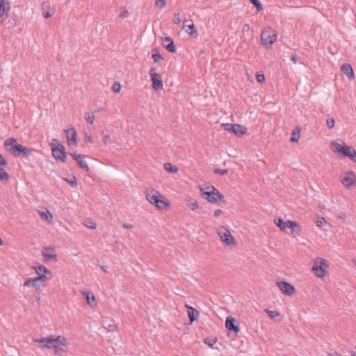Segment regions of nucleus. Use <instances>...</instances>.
I'll return each mask as SVG.
<instances>
[{
	"instance_id": "1",
	"label": "nucleus",
	"mask_w": 356,
	"mask_h": 356,
	"mask_svg": "<svg viewBox=\"0 0 356 356\" xmlns=\"http://www.w3.org/2000/svg\"><path fill=\"white\" fill-rule=\"evenodd\" d=\"M3 147L8 152L15 157L22 156L28 158L32 154V150L19 144L14 138H8L3 142Z\"/></svg>"
},
{
	"instance_id": "2",
	"label": "nucleus",
	"mask_w": 356,
	"mask_h": 356,
	"mask_svg": "<svg viewBox=\"0 0 356 356\" xmlns=\"http://www.w3.org/2000/svg\"><path fill=\"white\" fill-rule=\"evenodd\" d=\"M52 156L57 160L62 162H65L67 159V152H65V147L58 143L57 139L54 138L50 144Z\"/></svg>"
},
{
	"instance_id": "3",
	"label": "nucleus",
	"mask_w": 356,
	"mask_h": 356,
	"mask_svg": "<svg viewBox=\"0 0 356 356\" xmlns=\"http://www.w3.org/2000/svg\"><path fill=\"white\" fill-rule=\"evenodd\" d=\"M207 191L200 188L201 195L210 203H216L218 200L224 198V195L221 194L214 186L207 188Z\"/></svg>"
},
{
	"instance_id": "4",
	"label": "nucleus",
	"mask_w": 356,
	"mask_h": 356,
	"mask_svg": "<svg viewBox=\"0 0 356 356\" xmlns=\"http://www.w3.org/2000/svg\"><path fill=\"white\" fill-rule=\"evenodd\" d=\"M332 147L334 151L341 153L343 157H347L356 163V151L353 147H349L346 145H342L337 143H332Z\"/></svg>"
},
{
	"instance_id": "5",
	"label": "nucleus",
	"mask_w": 356,
	"mask_h": 356,
	"mask_svg": "<svg viewBox=\"0 0 356 356\" xmlns=\"http://www.w3.org/2000/svg\"><path fill=\"white\" fill-rule=\"evenodd\" d=\"M277 37V32L271 28L265 29L261 35V41L264 47H270Z\"/></svg>"
},
{
	"instance_id": "6",
	"label": "nucleus",
	"mask_w": 356,
	"mask_h": 356,
	"mask_svg": "<svg viewBox=\"0 0 356 356\" xmlns=\"http://www.w3.org/2000/svg\"><path fill=\"white\" fill-rule=\"evenodd\" d=\"M327 261L322 258H316L314 261V265L312 270L318 277L323 278L325 276V268H328Z\"/></svg>"
},
{
	"instance_id": "7",
	"label": "nucleus",
	"mask_w": 356,
	"mask_h": 356,
	"mask_svg": "<svg viewBox=\"0 0 356 356\" xmlns=\"http://www.w3.org/2000/svg\"><path fill=\"white\" fill-rule=\"evenodd\" d=\"M217 234L220 240L227 245H235L236 241L234 236L231 234L229 229L224 226H220L218 230Z\"/></svg>"
},
{
	"instance_id": "8",
	"label": "nucleus",
	"mask_w": 356,
	"mask_h": 356,
	"mask_svg": "<svg viewBox=\"0 0 356 356\" xmlns=\"http://www.w3.org/2000/svg\"><path fill=\"white\" fill-rule=\"evenodd\" d=\"M47 286L46 277L44 275L38 276L35 278H29L24 283V286H33L37 290Z\"/></svg>"
},
{
	"instance_id": "9",
	"label": "nucleus",
	"mask_w": 356,
	"mask_h": 356,
	"mask_svg": "<svg viewBox=\"0 0 356 356\" xmlns=\"http://www.w3.org/2000/svg\"><path fill=\"white\" fill-rule=\"evenodd\" d=\"M222 127L225 131L234 133L236 136L241 137L247 131V128L238 124H222Z\"/></svg>"
},
{
	"instance_id": "10",
	"label": "nucleus",
	"mask_w": 356,
	"mask_h": 356,
	"mask_svg": "<svg viewBox=\"0 0 356 356\" xmlns=\"http://www.w3.org/2000/svg\"><path fill=\"white\" fill-rule=\"evenodd\" d=\"M145 193L147 200L154 206H158L159 199L163 197V195L158 191L152 188H147Z\"/></svg>"
},
{
	"instance_id": "11",
	"label": "nucleus",
	"mask_w": 356,
	"mask_h": 356,
	"mask_svg": "<svg viewBox=\"0 0 356 356\" xmlns=\"http://www.w3.org/2000/svg\"><path fill=\"white\" fill-rule=\"evenodd\" d=\"M341 182L347 188L356 184V176L353 171H348L341 175Z\"/></svg>"
},
{
	"instance_id": "12",
	"label": "nucleus",
	"mask_w": 356,
	"mask_h": 356,
	"mask_svg": "<svg viewBox=\"0 0 356 356\" xmlns=\"http://www.w3.org/2000/svg\"><path fill=\"white\" fill-rule=\"evenodd\" d=\"M149 76L152 81V88L155 90H162L163 81L161 79L160 75L155 72V69L152 68L149 70Z\"/></svg>"
},
{
	"instance_id": "13",
	"label": "nucleus",
	"mask_w": 356,
	"mask_h": 356,
	"mask_svg": "<svg viewBox=\"0 0 356 356\" xmlns=\"http://www.w3.org/2000/svg\"><path fill=\"white\" fill-rule=\"evenodd\" d=\"M277 285L280 291L286 296H291L296 293V288L290 283L284 281L277 282Z\"/></svg>"
},
{
	"instance_id": "14",
	"label": "nucleus",
	"mask_w": 356,
	"mask_h": 356,
	"mask_svg": "<svg viewBox=\"0 0 356 356\" xmlns=\"http://www.w3.org/2000/svg\"><path fill=\"white\" fill-rule=\"evenodd\" d=\"M70 154L72 156L73 159L74 161H76L78 166L80 168L85 170L88 172H90V169L89 166L88 165V164L86 163V162L84 161V159L86 157L85 155L76 154V152L70 153Z\"/></svg>"
},
{
	"instance_id": "15",
	"label": "nucleus",
	"mask_w": 356,
	"mask_h": 356,
	"mask_svg": "<svg viewBox=\"0 0 356 356\" xmlns=\"http://www.w3.org/2000/svg\"><path fill=\"white\" fill-rule=\"evenodd\" d=\"M35 341L38 343L42 348H54V347L56 346L54 341V336L53 335H50L45 338L35 339Z\"/></svg>"
},
{
	"instance_id": "16",
	"label": "nucleus",
	"mask_w": 356,
	"mask_h": 356,
	"mask_svg": "<svg viewBox=\"0 0 356 356\" xmlns=\"http://www.w3.org/2000/svg\"><path fill=\"white\" fill-rule=\"evenodd\" d=\"M236 321L232 316H228L225 321V327L229 332H234L235 334H238L240 331L239 326L236 324Z\"/></svg>"
},
{
	"instance_id": "17",
	"label": "nucleus",
	"mask_w": 356,
	"mask_h": 356,
	"mask_svg": "<svg viewBox=\"0 0 356 356\" xmlns=\"http://www.w3.org/2000/svg\"><path fill=\"white\" fill-rule=\"evenodd\" d=\"M67 143L68 145H77V135L74 128H70L65 130Z\"/></svg>"
},
{
	"instance_id": "18",
	"label": "nucleus",
	"mask_w": 356,
	"mask_h": 356,
	"mask_svg": "<svg viewBox=\"0 0 356 356\" xmlns=\"http://www.w3.org/2000/svg\"><path fill=\"white\" fill-rule=\"evenodd\" d=\"M42 255L44 258V261L45 262H48L50 260H54V261H57V255L55 253L54 248H46L45 250L42 252Z\"/></svg>"
},
{
	"instance_id": "19",
	"label": "nucleus",
	"mask_w": 356,
	"mask_h": 356,
	"mask_svg": "<svg viewBox=\"0 0 356 356\" xmlns=\"http://www.w3.org/2000/svg\"><path fill=\"white\" fill-rule=\"evenodd\" d=\"M36 273L38 276L44 275L46 277V280H51L53 277V274L51 270L47 268L44 266L39 265L38 266L33 267Z\"/></svg>"
},
{
	"instance_id": "20",
	"label": "nucleus",
	"mask_w": 356,
	"mask_h": 356,
	"mask_svg": "<svg viewBox=\"0 0 356 356\" xmlns=\"http://www.w3.org/2000/svg\"><path fill=\"white\" fill-rule=\"evenodd\" d=\"M81 293L84 296L88 305L92 309L97 307V302L94 294L88 291H82Z\"/></svg>"
},
{
	"instance_id": "21",
	"label": "nucleus",
	"mask_w": 356,
	"mask_h": 356,
	"mask_svg": "<svg viewBox=\"0 0 356 356\" xmlns=\"http://www.w3.org/2000/svg\"><path fill=\"white\" fill-rule=\"evenodd\" d=\"M163 45L170 53H175L177 51L173 40L170 37L162 39Z\"/></svg>"
},
{
	"instance_id": "22",
	"label": "nucleus",
	"mask_w": 356,
	"mask_h": 356,
	"mask_svg": "<svg viewBox=\"0 0 356 356\" xmlns=\"http://www.w3.org/2000/svg\"><path fill=\"white\" fill-rule=\"evenodd\" d=\"M186 307L188 309V315L190 323H192L198 318L200 314L199 311L188 305H186Z\"/></svg>"
},
{
	"instance_id": "23",
	"label": "nucleus",
	"mask_w": 356,
	"mask_h": 356,
	"mask_svg": "<svg viewBox=\"0 0 356 356\" xmlns=\"http://www.w3.org/2000/svg\"><path fill=\"white\" fill-rule=\"evenodd\" d=\"M341 70L345 74L350 80L355 79V74L352 66L348 63L341 65Z\"/></svg>"
},
{
	"instance_id": "24",
	"label": "nucleus",
	"mask_w": 356,
	"mask_h": 356,
	"mask_svg": "<svg viewBox=\"0 0 356 356\" xmlns=\"http://www.w3.org/2000/svg\"><path fill=\"white\" fill-rule=\"evenodd\" d=\"M289 227L291 229V233L295 235H299L302 231L301 226L296 221L288 220Z\"/></svg>"
},
{
	"instance_id": "25",
	"label": "nucleus",
	"mask_w": 356,
	"mask_h": 356,
	"mask_svg": "<svg viewBox=\"0 0 356 356\" xmlns=\"http://www.w3.org/2000/svg\"><path fill=\"white\" fill-rule=\"evenodd\" d=\"M157 205L155 207L160 210L168 209L170 206L169 201L164 196L159 199Z\"/></svg>"
},
{
	"instance_id": "26",
	"label": "nucleus",
	"mask_w": 356,
	"mask_h": 356,
	"mask_svg": "<svg viewBox=\"0 0 356 356\" xmlns=\"http://www.w3.org/2000/svg\"><path fill=\"white\" fill-rule=\"evenodd\" d=\"M190 22H191V24H187L186 23L188 22L187 20H185L184 22V27H188V29L191 30V31L188 32V33L191 35V36H197V30L193 23V21L191 19H190Z\"/></svg>"
},
{
	"instance_id": "27",
	"label": "nucleus",
	"mask_w": 356,
	"mask_h": 356,
	"mask_svg": "<svg viewBox=\"0 0 356 356\" xmlns=\"http://www.w3.org/2000/svg\"><path fill=\"white\" fill-rule=\"evenodd\" d=\"M274 222L280 229L281 231H284L286 226L289 227L288 220L284 222L281 218L275 219Z\"/></svg>"
},
{
	"instance_id": "28",
	"label": "nucleus",
	"mask_w": 356,
	"mask_h": 356,
	"mask_svg": "<svg viewBox=\"0 0 356 356\" xmlns=\"http://www.w3.org/2000/svg\"><path fill=\"white\" fill-rule=\"evenodd\" d=\"M163 168H164L165 170H166L168 172H170V173H176L179 170V169L177 166L172 165L170 163H164Z\"/></svg>"
},
{
	"instance_id": "29",
	"label": "nucleus",
	"mask_w": 356,
	"mask_h": 356,
	"mask_svg": "<svg viewBox=\"0 0 356 356\" xmlns=\"http://www.w3.org/2000/svg\"><path fill=\"white\" fill-rule=\"evenodd\" d=\"M40 215L42 219L45 220L49 222H51L53 220V216L48 210L41 212Z\"/></svg>"
},
{
	"instance_id": "30",
	"label": "nucleus",
	"mask_w": 356,
	"mask_h": 356,
	"mask_svg": "<svg viewBox=\"0 0 356 356\" xmlns=\"http://www.w3.org/2000/svg\"><path fill=\"white\" fill-rule=\"evenodd\" d=\"M186 204L193 211H194L198 208V204H197V201L192 198H189V199L186 200Z\"/></svg>"
},
{
	"instance_id": "31",
	"label": "nucleus",
	"mask_w": 356,
	"mask_h": 356,
	"mask_svg": "<svg viewBox=\"0 0 356 356\" xmlns=\"http://www.w3.org/2000/svg\"><path fill=\"white\" fill-rule=\"evenodd\" d=\"M54 341L55 343H58L62 346H67L68 344L66 338L63 336L54 337Z\"/></svg>"
},
{
	"instance_id": "32",
	"label": "nucleus",
	"mask_w": 356,
	"mask_h": 356,
	"mask_svg": "<svg viewBox=\"0 0 356 356\" xmlns=\"http://www.w3.org/2000/svg\"><path fill=\"white\" fill-rule=\"evenodd\" d=\"M299 132H300V130L298 129H296L293 131V133L291 134V137L290 139L291 143H296L298 141L299 138H300Z\"/></svg>"
},
{
	"instance_id": "33",
	"label": "nucleus",
	"mask_w": 356,
	"mask_h": 356,
	"mask_svg": "<svg viewBox=\"0 0 356 356\" xmlns=\"http://www.w3.org/2000/svg\"><path fill=\"white\" fill-rule=\"evenodd\" d=\"M7 5H9V2H5L4 0H0V17L5 15Z\"/></svg>"
},
{
	"instance_id": "34",
	"label": "nucleus",
	"mask_w": 356,
	"mask_h": 356,
	"mask_svg": "<svg viewBox=\"0 0 356 356\" xmlns=\"http://www.w3.org/2000/svg\"><path fill=\"white\" fill-rule=\"evenodd\" d=\"M10 175L6 172L3 168H0V181L6 180L10 179Z\"/></svg>"
},
{
	"instance_id": "35",
	"label": "nucleus",
	"mask_w": 356,
	"mask_h": 356,
	"mask_svg": "<svg viewBox=\"0 0 356 356\" xmlns=\"http://www.w3.org/2000/svg\"><path fill=\"white\" fill-rule=\"evenodd\" d=\"M63 179L64 181L67 182L72 187L74 188L77 186L78 183L76 178L75 177H72L71 179L64 178Z\"/></svg>"
},
{
	"instance_id": "36",
	"label": "nucleus",
	"mask_w": 356,
	"mask_h": 356,
	"mask_svg": "<svg viewBox=\"0 0 356 356\" xmlns=\"http://www.w3.org/2000/svg\"><path fill=\"white\" fill-rule=\"evenodd\" d=\"M264 312L269 316V317L272 319L275 317H278L280 316V314L277 311H270L268 309H265Z\"/></svg>"
},
{
	"instance_id": "37",
	"label": "nucleus",
	"mask_w": 356,
	"mask_h": 356,
	"mask_svg": "<svg viewBox=\"0 0 356 356\" xmlns=\"http://www.w3.org/2000/svg\"><path fill=\"white\" fill-rule=\"evenodd\" d=\"M250 1L256 8L257 11H261L263 10L262 4L259 0H250Z\"/></svg>"
},
{
	"instance_id": "38",
	"label": "nucleus",
	"mask_w": 356,
	"mask_h": 356,
	"mask_svg": "<svg viewBox=\"0 0 356 356\" xmlns=\"http://www.w3.org/2000/svg\"><path fill=\"white\" fill-rule=\"evenodd\" d=\"M85 119L90 124H92L95 120V116L92 114L87 112L85 113Z\"/></svg>"
},
{
	"instance_id": "39",
	"label": "nucleus",
	"mask_w": 356,
	"mask_h": 356,
	"mask_svg": "<svg viewBox=\"0 0 356 356\" xmlns=\"http://www.w3.org/2000/svg\"><path fill=\"white\" fill-rule=\"evenodd\" d=\"M152 57L154 63H159L160 60H163V58L159 52L153 54Z\"/></svg>"
},
{
	"instance_id": "40",
	"label": "nucleus",
	"mask_w": 356,
	"mask_h": 356,
	"mask_svg": "<svg viewBox=\"0 0 356 356\" xmlns=\"http://www.w3.org/2000/svg\"><path fill=\"white\" fill-rule=\"evenodd\" d=\"M216 341H217V338H214L212 339H211L209 338H206L204 339V343L208 344L211 347H212L213 346V344L216 343Z\"/></svg>"
},
{
	"instance_id": "41",
	"label": "nucleus",
	"mask_w": 356,
	"mask_h": 356,
	"mask_svg": "<svg viewBox=\"0 0 356 356\" xmlns=\"http://www.w3.org/2000/svg\"><path fill=\"white\" fill-rule=\"evenodd\" d=\"M54 349L55 354L59 355L60 356H62L63 354L65 353V351L62 348L58 347L56 344L54 347Z\"/></svg>"
},
{
	"instance_id": "42",
	"label": "nucleus",
	"mask_w": 356,
	"mask_h": 356,
	"mask_svg": "<svg viewBox=\"0 0 356 356\" xmlns=\"http://www.w3.org/2000/svg\"><path fill=\"white\" fill-rule=\"evenodd\" d=\"M112 90L115 92H120L121 90V85L119 82H115L112 86Z\"/></svg>"
},
{
	"instance_id": "43",
	"label": "nucleus",
	"mask_w": 356,
	"mask_h": 356,
	"mask_svg": "<svg viewBox=\"0 0 356 356\" xmlns=\"http://www.w3.org/2000/svg\"><path fill=\"white\" fill-rule=\"evenodd\" d=\"M325 223L326 220L323 217H318V219L316 221V224L318 227H322Z\"/></svg>"
},
{
	"instance_id": "44",
	"label": "nucleus",
	"mask_w": 356,
	"mask_h": 356,
	"mask_svg": "<svg viewBox=\"0 0 356 356\" xmlns=\"http://www.w3.org/2000/svg\"><path fill=\"white\" fill-rule=\"evenodd\" d=\"M229 170L227 169H219V168H216L214 170V173L216 174H218V175H225L228 173Z\"/></svg>"
},
{
	"instance_id": "45",
	"label": "nucleus",
	"mask_w": 356,
	"mask_h": 356,
	"mask_svg": "<svg viewBox=\"0 0 356 356\" xmlns=\"http://www.w3.org/2000/svg\"><path fill=\"white\" fill-rule=\"evenodd\" d=\"M334 119L333 118H330L327 120V126L329 129H332L334 127Z\"/></svg>"
},
{
	"instance_id": "46",
	"label": "nucleus",
	"mask_w": 356,
	"mask_h": 356,
	"mask_svg": "<svg viewBox=\"0 0 356 356\" xmlns=\"http://www.w3.org/2000/svg\"><path fill=\"white\" fill-rule=\"evenodd\" d=\"M256 79L259 83H264L265 81V76L263 74L257 73L256 74Z\"/></svg>"
},
{
	"instance_id": "47",
	"label": "nucleus",
	"mask_w": 356,
	"mask_h": 356,
	"mask_svg": "<svg viewBox=\"0 0 356 356\" xmlns=\"http://www.w3.org/2000/svg\"><path fill=\"white\" fill-rule=\"evenodd\" d=\"M85 225L86 227H88V228L92 229H95L96 227H97L96 223L95 222H93V221H91V220H90V221L87 220L86 223L85 224Z\"/></svg>"
},
{
	"instance_id": "48",
	"label": "nucleus",
	"mask_w": 356,
	"mask_h": 356,
	"mask_svg": "<svg viewBox=\"0 0 356 356\" xmlns=\"http://www.w3.org/2000/svg\"><path fill=\"white\" fill-rule=\"evenodd\" d=\"M166 3V0H155V5L159 6L161 8L165 7Z\"/></svg>"
},
{
	"instance_id": "49",
	"label": "nucleus",
	"mask_w": 356,
	"mask_h": 356,
	"mask_svg": "<svg viewBox=\"0 0 356 356\" xmlns=\"http://www.w3.org/2000/svg\"><path fill=\"white\" fill-rule=\"evenodd\" d=\"M8 165V161L6 159L0 154V166L6 167Z\"/></svg>"
},
{
	"instance_id": "50",
	"label": "nucleus",
	"mask_w": 356,
	"mask_h": 356,
	"mask_svg": "<svg viewBox=\"0 0 356 356\" xmlns=\"http://www.w3.org/2000/svg\"><path fill=\"white\" fill-rule=\"evenodd\" d=\"M83 140H84V143H92V141H93V138H92V136L91 135H87V134H86V135L84 136V139H83Z\"/></svg>"
},
{
	"instance_id": "51",
	"label": "nucleus",
	"mask_w": 356,
	"mask_h": 356,
	"mask_svg": "<svg viewBox=\"0 0 356 356\" xmlns=\"http://www.w3.org/2000/svg\"><path fill=\"white\" fill-rule=\"evenodd\" d=\"M180 22H181V19H180L179 13H175L174 18H173V23L175 24H178L180 23Z\"/></svg>"
},
{
	"instance_id": "52",
	"label": "nucleus",
	"mask_w": 356,
	"mask_h": 356,
	"mask_svg": "<svg viewBox=\"0 0 356 356\" xmlns=\"http://www.w3.org/2000/svg\"><path fill=\"white\" fill-rule=\"evenodd\" d=\"M108 331L111 332H117L118 331V326L115 324H109L108 325Z\"/></svg>"
},
{
	"instance_id": "53",
	"label": "nucleus",
	"mask_w": 356,
	"mask_h": 356,
	"mask_svg": "<svg viewBox=\"0 0 356 356\" xmlns=\"http://www.w3.org/2000/svg\"><path fill=\"white\" fill-rule=\"evenodd\" d=\"M250 25L248 24H245L243 26L242 31L243 32H248L250 31Z\"/></svg>"
},
{
	"instance_id": "54",
	"label": "nucleus",
	"mask_w": 356,
	"mask_h": 356,
	"mask_svg": "<svg viewBox=\"0 0 356 356\" xmlns=\"http://www.w3.org/2000/svg\"><path fill=\"white\" fill-rule=\"evenodd\" d=\"M110 138V136L109 135L106 134V135H104V138H103V143L104 145H106L107 143H108V140Z\"/></svg>"
},
{
	"instance_id": "55",
	"label": "nucleus",
	"mask_w": 356,
	"mask_h": 356,
	"mask_svg": "<svg viewBox=\"0 0 356 356\" xmlns=\"http://www.w3.org/2000/svg\"><path fill=\"white\" fill-rule=\"evenodd\" d=\"M127 15H128V11L127 10H124L123 12H122L120 14V17L121 18H125L127 17Z\"/></svg>"
},
{
	"instance_id": "56",
	"label": "nucleus",
	"mask_w": 356,
	"mask_h": 356,
	"mask_svg": "<svg viewBox=\"0 0 356 356\" xmlns=\"http://www.w3.org/2000/svg\"><path fill=\"white\" fill-rule=\"evenodd\" d=\"M222 213V211L221 209H217L214 211V216L218 217Z\"/></svg>"
},
{
	"instance_id": "57",
	"label": "nucleus",
	"mask_w": 356,
	"mask_h": 356,
	"mask_svg": "<svg viewBox=\"0 0 356 356\" xmlns=\"http://www.w3.org/2000/svg\"><path fill=\"white\" fill-rule=\"evenodd\" d=\"M122 227L125 229H131L133 228V225L131 224H129V223H124L122 225Z\"/></svg>"
},
{
	"instance_id": "58",
	"label": "nucleus",
	"mask_w": 356,
	"mask_h": 356,
	"mask_svg": "<svg viewBox=\"0 0 356 356\" xmlns=\"http://www.w3.org/2000/svg\"><path fill=\"white\" fill-rule=\"evenodd\" d=\"M43 16L44 18H49L52 16V13H51L49 12H47L45 13H43Z\"/></svg>"
},
{
	"instance_id": "59",
	"label": "nucleus",
	"mask_w": 356,
	"mask_h": 356,
	"mask_svg": "<svg viewBox=\"0 0 356 356\" xmlns=\"http://www.w3.org/2000/svg\"><path fill=\"white\" fill-rule=\"evenodd\" d=\"M296 60H297V55L296 54H293L291 56V60H292L293 62H296Z\"/></svg>"
},
{
	"instance_id": "60",
	"label": "nucleus",
	"mask_w": 356,
	"mask_h": 356,
	"mask_svg": "<svg viewBox=\"0 0 356 356\" xmlns=\"http://www.w3.org/2000/svg\"><path fill=\"white\" fill-rule=\"evenodd\" d=\"M102 270H104V272H106L107 271V269H108V266H102L101 267Z\"/></svg>"
},
{
	"instance_id": "61",
	"label": "nucleus",
	"mask_w": 356,
	"mask_h": 356,
	"mask_svg": "<svg viewBox=\"0 0 356 356\" xmlns=\"http://www.w3.org/2000/svg\"><path fill=\"white\" fill-rule=\"evenodd\" d=\"M8 6H6V15L8 16V10H10V4L9 5H7Z\"/></svg>"
},
{
	"instance_id": "62",
	"label": "nucleus",
	"mask_w": 356,
	"mask_h": 356,
	"mask_svg": "<svg viewBox=\"0 0 356 356\" xmlns=\"http://www.w3.org/2000/svg\"><path fill=\"white\" fill-rule=\"evenodd\" d=\"M328 356H339V354H338L337 353H330L328 354Z\"/></svg>"
},
{
	"instance_id": "63",
	"label": "nucleus",
	"mask_w": 356,
	"mask_h": 356,
	"mask_svg": "<svg viewBox=\"0 0 356 356\" xmlns=\"http://www.w3.org/2000/svg\"><path fill=\"white\" fill-rule=\"evenodd\" d=\"M350 355H351V356H356V352H355V351H352V352L350 353Z\"/></svg>"
},
{
	"instance_id": "64",
	"label": "nucleus",
	"mask_w": 356,
	"mask_h": 356,
	"mask_svg": "<svg viewBox=\"0 0 356 356\" xmlns=\"http://www.w3.org/2000/svg\"><path fill=\"white\" fill-rule=\"evenodd\" d=\"M353 262L356 266V257L353 259Z\"/></svg>"
}]
</instances>
